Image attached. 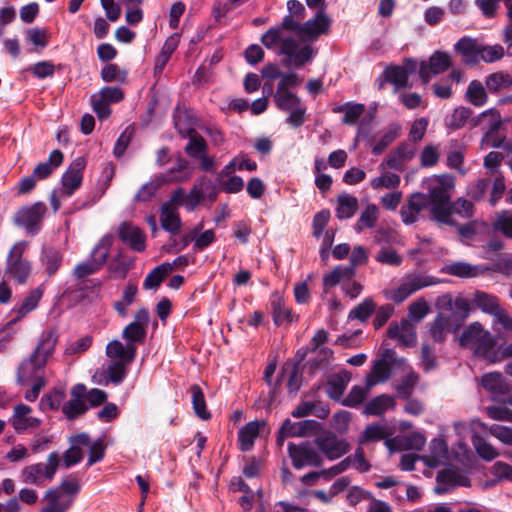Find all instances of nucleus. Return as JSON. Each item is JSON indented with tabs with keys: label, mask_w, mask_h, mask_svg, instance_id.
<instances>
[{
	"label": "nucleus",
	"mask_w": 512,
	"mask_h": 512,
	"mask_svg": "<svg viewBox=\"0 0 512 512\" xmlns=\"http://www.w3.org/2000/svg\"><path fill=\"white\" fill-rule=\"evenodd\" d=\"M427 208L430 209L427 195L421 192L412 193L407 200V204L400 209L403 223L406 225L414 224L419 220L420 213Z\"/></svg>",
	"instance_id": "obj_15"
},
{
	"label": "nucleus",
	"mask_w": 512,
	"mask_h": 512,
	"mask_svg": "<svg viewBox=\"0 0 512 512\" xmlns=\"http://www.w3.org/2000/svg\"><path fill=\"white\" fill-rule=\"evenodd\" d=\"M453 187L454 179L449 175L433 176L426 181L430 220L445 225H456V221L449 213L450 190Z\"/></svg>",
	"instance_id": "obj_3"
},
{
	"label": "nucleus",
	"mask_w": 512,
	"mask_h": 512,
	"mask_svg": "<svg viewBox=\"0 0 512 512\" xmlns=\"http://www.w3.org/2000/svg\"><path fill=\"white\" fill-rule=\"evenodd\" d=\"M86 164V159L84 157H77L63 173L61 178L63 196L71 197L75 191L80 188Z\"/></svg>",
	"instance_id": "obj_14"
},
{
	"label": "nucleus",
	"mask_w": 512,
	"mask_h": 512,
	"mask_svg": "<svg viewBox=\"0 0 512 512\" xmlns=\"http://www.w3.org/2000/svg\"><path fill=\"white\" fill-rule=\"evenodd\" d=\"M471 443L476 454L484 461H492L500 455L499 451L481 434L473 433Z\"/></svg>",
	"instance_id": "obj_37"
},
{
	"label": "nucleus",
	"mask_w": 512,
	"mask_h": 512,
	"mask_svg": "<svg viewBox=\"0 0 512 512\" xmlns=\"http://www.w3.org/2000/svg\"><path fill=\"white\" fill-rule=\"evenodd\" d=\"M330 27V19L325 14L324 8L317 10L313 19H309L302 24L304 36L309 39H317L319 35L326 33Z\"/></svg>",
	"instance_id": "obj_25"
},
{
	"label": "nucleus",
	"mask_w": 512,
	"mask_h": 512,
	"mask_svg": "<svg viewBox=\"0 0 512 512\" xmlns=\"http://www.w3.org/2000/svg\"><path fill=\"white\" fill-rule=\"evenodd\" d=\"M445 272L456 277L473 278L481 273V269L477 265L458 261L447 265L445 267Z\"/></svg>",
	"instance_id": "obj_45"
},
{
	"label": "nucleus",
	"mask_w": 512,
	"mask_h": 512,
	"mask_svg": "<svg viewBox=\"0 0 512 512\" xmlns=\"http://www.w3.org/2000/svg\"><path fill=\"white\" fill-rule=\"evenodd\" d=\"M150 322V314L147 308H140L134 315V320L129 323L122 331V338L132 346H136L138 343H143L146 334L147 327Z\"/></svg>",
	"instance_id": "obj_12"
},
{
	"label": "nucleus",
	"mask_w": 512,
	"mask_h": 512,
	"mask_svg": "<svg viewBox=\"0 0 512 512\" xmlns=\"http://www.w3.org/2000/svg\"><path fill=\"white\" fill-rule=\"evenodd\" d=\"M418 381V375L415 372H409L403 376L398 384L395 385L397 396L400 398H409Z\"/></svg>",
	"instance_id": "obj_55"
},
{
	"label": "nucleus",
	"mask_w": 512,
	"mask_h": 512,
	"mask_svg": "<svg viewBox=\"0 0 512 512\" xmlns=\"http://www.w3.org/2000/svg\"><path fill=\"white\" fill-rule=\"evenodd\" d=\"M416 153V148L407 143H402L397 148L392 150L380 165L381 169L384 166L394 169L396 171H403V163L413 159Z\"/></svg>",
	"instance_id": "obj_20"
},
{
	"label": "nucleus",
	"mask_w": 512,
	"mask_h": 512,
	"mask_svg": "<svg viewBox=\"0 0 512 512\" xmlns=\"http://www.w3.org/2000/svg\"><path fill=\"white\" fill-rule=\"evenodd\" d=\"M474 307L480 309L483 313L493 316L501 307L497 296L484 291L477 290L471 299Z\"/></svg>",
	"instance_id": "obj_32"
},
{
	"label": "nucleus",
	"mask_w": 512,
	"mask_h": 512,
	"mask_svg": "<svg viewBox=\"0 0 512 512\" xmlns=\"http://www.w3.org/2000/svg\"><path fill=\"white\" fill-rule=\"evenodd\" d=\"M134 264L133 259H126L121 255L113 258L107 267L110 278L125 279L129 271L134 267Z\"/></svg>",
	"instance_id": "obj_43"
},
{
	"label": "nucleus",
	"mask_w": 512,
	"mask_h": 512,
	"mask_svg": "<svg viewBox=\"0 0 512 512\" xmlns=\"http://www.w3.org/2000/svg\"><path fill=\"white\" fill-rule=\"evenodd\" d=\"M173 271V265L165 262L153 268L146 276L143 282L145 290L158 288L163 280Z\"/></svg>",
	"instance_id": "obj_36"
},
{
	"label": "nucleus",
	"mask_w": 512,
	"mask_h": 512,
	"mask_svg": "<svg viewBox=\"0 0 512 512\" xmlns=\"http://www.w3.org/2000/svg\"><path fill=\"white\" fill-rule=\"evenodd\" d=\"M485 84L490 92L496 93L502 88L512 86V77L502 72L492 73L486 77Z\"/></svg>",
	"instance_id": "obj_51"
},
{
	"label": "nucleus",
	"mask_w": 512,
	"mask_h": 512,
	"mask_svg": "<svg viewBox=\"0 0 512 512\" xmlns=\"http://www.w3.org/2000/svg\"><path fill=\"white\" fill-rule=\"evenodd\" d=\"M26 248L27 242L19 241L12 246L7 256L6 273L18 284L26 283L32 270L30 261L23 257Z\"/></svg>",
	"instance_id": "obj_9"
},
{
	"label": "nucleus",
	"mask_w": 512,
	"mask_h": 512,
	"mask_svg": "<svg viewBox=\"0 0 512 512\" xmlns=\"http://www.w3.org/2000/svg\"><path fill=\"white\" fill-rule=\"evenodd\" d=\"M387 335L391 339H397L405 347L414 346L417 340L415 327L406 319H402L400 324H391Z\"/></svg>",
	"instance_id": "obj_21"
},
{
	"label": "nucleus",
	"mask_w": 512,
	"mask_h": 512,
	"mask_svg": "<svg viewBox=\"0 0 512 512\" xmlns=\"http://www.w3.org/2000/svg\"><path fill=\"white\" fill-rule=\"evenodd\" d=\"M188 143L185 152L192 158L196 159L207 153L208 146L205 139L193 128L187 129Z\"/></svg>",
	"instance_id": "obj_40"
},
{
	"label": "nucleus",
	"mask_w": 512,
	"mask_h": 512,
	"mask_svg": "<svg viewBox=\"0 0 512 512\" xmlns=\"http://www.w3.org/2000/svg\"><path fill=\"white\" fill-rule=\"evenodd\" d=\"M192 395V404L195 414L202 420H207L211 417L210 413L206 408V402L204 394L199 385H192L190 388Z\"/></svg>",
	"instance_id": "obj_50"
},
{
	"label": "nucleus",
	"mask_w": 512,
	"mask_h": 512,
	"mask_svg": "<svg viewBox=\"0 0 512 512\" xmlns=\"http://www.w3.org/2000/svg\"><path fill=\"white\" fill-rule=\"evenodd\" d=\"M490 189L489 203L495 206L506 191L504 176L500 173L493 180L490 177L479 178L467 186V195L471 200L479 202L483 200Z\"/></svg>",
	"instance_id": "obj_7"
},
{
	"label": "nucleus",
	"mask_w": 512,
	"mask_h": 512,
	"mask_svg": "<svg viewBox=\"0 0 512 512\" xmlns=\"http://www.w3.org/2000/svg\"><path fill=\"white\" fill-rule=\"evenodd\" d=\"M466 100L476 107H481L486 104L488 95L483 84L478 80H472L465 94Z\"/></svg>",
	"instance_id": "obj_46"
},
{
	"label": "nucleus",
	"mask_w": 512,
	"mask_h": 512,
	"mask_svg": "<svg viewBox=\"0 0 512 512\" xmlns=\"http://www.w3.org/2000/svg\"><path fill=\"white\" fill-rule=\"evenodd\" d=\"M481 385L493 395H506L510 391L508 383L499 372L484 374L481 378Z\"/></svg>",
	"instance_id": "obj_31"
},
{
	"label": "nucleus",
	"mask_w": 512,
	"mask_h": 512,
	"mask_svg": "<svg viewBox=\"0 0 512 512\" xmlns=\"http://www.w3.org/2000/svg\"><path fill=\"white\" fill-rule=\"evenodd\" d=\"M288 456L292 466L296 470L307 467H320L323 465V457L316 448L315 443L304 441L299 444L290 442L287 447Z\"/></svg>",
	"instance_id": "obj_8"
},
{
	"label": "nucleus",
	"mask_w": 512,
	"mask_h": 512,
	"mask_svg": "<svg viewBox=\"0 0 512 512\" xmlns=\"http://www.w3.org/2000/svg\"><path fill=\"white\" fill-rule=\"evenodd\" d=\"M354 276L353 266H336L330 273L323 277L324 292L336 286L342 280H350Z\"/></svg>",
	"instance_id": "obj_41"
},
{
	"label": "nucleus",
	"mask_w": 512,
	"mask_h": 512,
	"mask_svg": "<svg viewBox=\"0 0 512 512\" xmlns=\"http://www.w3.org/2000/svg\"><path fill=\"white\" fill-rule=\"evenodd\" d=\"M89 406L81 399H70L62 406V413L68 420H74L84 415Z\"/></svg>",
	"instance_id": "obj_52"
},
{
	"label": "nucleus",
	"mask_w": 512,
	"mask_h": 512,
	"mask_svg": "<svg viewBox=\"0 0 512 512\" xmlns=\"http://www.w3.org/2000/svg\"><path fill=\"white\" fill-rule=\"evenodd\" d=\"M81 486L77 479H64L59 487L49 489L45 494L47 504L40 512H67L74 503Z\"/></svg>",
	"instance_id": "obj_4"
},
{
	"label": "nucleus",
	"mask_w": 512,
	"mask_h": 512,
	"mask_svg": "<svg viewBox=\"0 0 512 512\" xmlns=\"http://www.w3.org/2000/svg\"><path fill=\"white\" fill-rule=\"evenodd\" d=\"M315 445L320 454L329 460L342 457L350 449V445L346 440L338 438L337 435L331 432L316 437Z\"/></svg>",
	"instance_id": "obj_13"
},
{
	"label": "nucleus",
	"mask_w": 512,
	"mask_h": 512,
	"mask_svg": "<svg viewBox=\"0 0 512 512\" xmlns=\"http://www.w3.org/2000/svg\"><path fill=\"white\" fill-rule=\"evenodd\" d=\"M504 48L500 44L485 45L482 43L480 52V62L494 63L503 58Z\"/></svg>",
	"instance_id": "obj_62"
},
{
	"label": "nucleus",
	"mask_w": 512,
	"mask_h": 512,
	"mask_svg": "<svg viewBox=\"0 0 512 512\" xmlns=\"http://www.w3.org/2000/svg\"><path fill=\"white\" fill-rule=\"evenodd\" d=\"M137 353V347L132 344L124 345L121 341L114 339L110 341L106 346V355L110 359H114L115 362H123L130 364L134 361Z\"/></svg>",
	"instance_id": "obj_22"
},
{
	"label": "nucleus",
	"mask_w": 512,
	"mask_h": 512,
	"mask_svg": "<svg viewBox=\"0 0 512 512\" xmlns=\"http://www.w3.org/2000/svg\"><path fill=\"white\" fill-rule=\"evenodd\" d=\"M450 217L455 213L463 218H471L474 214V205L465 198H458L454 202H449Z\"/></svg>",
	"instance_id": "obj_61"
},
{
	"label": "nucleus",
	"mask_w": 512,
	"mask_h": 512,
	"mask_svg": "<svg viewBox=\"0 0 512 512\" xmlns=\"http://www.w3.org/2000/svg\"><path fill=\"white\" fill-rule=\"evenodd\" d=\"M43 293L44 291L41 287L31 290L22 302L12 309L11 315H14V317L8 321L6 327H12L14 324L21 321L26 315L34 311L38 307Z\"/></svg>",
	"instance_id": "obj_16"
},
{
	"label": "nucleus",
	"mask_w": 512,
	"mask_h": 512,
	"mask_svg": "<svg viewBox=\"0 0 512 512\" xmlns=\"http://www.w3.org/2000/svg\"><path fill=\"white\" fill-rule=\"evenodd\" d=\"M381 78H383L385 82L394 85L395 92L411 87L409 76L400 65H388L381 74Z\"/></svg>",
	"instance_id": "obj_28"
},
{
	"label": "nucleus",
	"mask_w": 512,
	"mask_h": 512,
	"mask_svg": "<svg viewBox=\"0 0 512 512\" xmlns=\"http://www.w3.org/2000/svg\"><path fill=\"white\" fill-rule=\"evenodd\" d=\"M63 257V253L56 247H42L39 261L48 277H52L58 272L62 266Z\"/></svg>",
	"instance_id": "obj_24"
},
{
	"label": "nucleus",
	"mask_w": 512,
	"mask_h": 512,
	"mask_svg": "<svg viewBox=\"0 0 512 512\" xmlns=\"http://www.w3.org/2000/svg\"><path fill=\"white\" fill-rule=\"evenodd\" d=\"M109 242L102 239L92 250L90 257L79 263L75 268L73 275L76 279H83L99 271L106 263L109 255Z\"/></svg>",
	"instance_id": "obj_11"
},
{
	"label": "nucleus",
	"mask_w": 512,
	"mask_h": 512,
	"mask_svg": "<svg viewBox=\"0 0 512 512\" xmlns=\"http://www.w3.org/2000/svg\"><path fill=\"white\" fill-rule=\"evenodd\" d=\"M58 337L57 329L44 330L33 352L29 357L23 359L18 367L17 380L20 384L25 385L29 381H33L31 389L25 393L27 401H35L45 386V379L39 373L45 368L48 360L52 357Z\"/></svg>",
	"instance_id": "obj_1"
},
{
	"label": "nucleus",
	"mask_w": 512,
	"mask_h": 512,
	"mask_svg": "<svg viewBox=\"0 0 512 512\" xmlns=\"http://www.w3.org/2000/svg\"><path fill=\"white\" fill-rule=\"evenodd\" d=\"M472 115V110L468 107L460 106L454 109L452 115L446 120V125L450 129L457 130L465 126L467 120Z\"/></svg>",
	"instance_id": "obj_54"
},
{
	"label": "nucleus",
	"mask_w": 512,
	"mask_h": 512,
	"mask_svg": "<svg viewBox=\"0 0 512 512\" xmlns=\"http://www.w3.org/2000/svg\"><path fill=\"white\" fill-rule=\"evenodd\" d=\"M192 176V170L189 162L184 158L177 159L175 165L165 173L158 175L164 184L169 182L181 183L189 180Z\"/></svg>",
	"instance_id": "obj_26"
},
{
	"label": "nucleus",
	"mask_w": 512,
	"mask_h": 512,
	"mask_svg": "<svg viewBox=\"0 0 512 512\" xmlns=\"http://www.w3.org/2000/svg\"><path fill=\"white\" fill-rule=\"evenodd\" d=\"M60 463L59 453L51 452L46 463L39 462L24 467L21 471V480L26 484L44 486L54 478Z\"/></svg>",
	"instance_id": "obj_5"
},
{
	"label": "nucleus",
	"mask_w": 512,
	"mask_h": 512,
	"mask_svg": "<svg viewBox=\"0 0 512 512\" xmlns=\"http://www.w3.org/2000/svg\"><path fill=\"white\" fill-rule=\"evenodd\" d=\"M400 176L395 173H384L379 177L373 178L370 185L373 189L387 188L396 189L400 185Z\"/></svg>",
	"instance_id": "obj_64"
},
{
	"label": "nucleus",
	"mask_w": 512,
	"mask_h": 512,
	"mask_svg": "<svg viewBox=\"0 0 512 512\" xmlns=\"http://www.w3.org/2000/svg\"><path fill=\"white\" fill-rule=\"evenodd\" d=\"M274 102L279 110L288 111L302 103V100L291 91H276L274 94Z\"/></svg>",
	"instance_id": "obj_53"
},
{
	"label": "nucleus",
	"mask_w": 512,
	"mask_h": 512,
	"mask_svg": "<svg viewBox=\"0 0 512 512\" xmlns=\"http://www.w3.org/2000/svg\"><path fill=\"white\" fill-rule=\"evenodd\" d=\"M64 159L63 153L59 149L53 150L46 162L39 163L33 170V175L37 180L48 178L53 170L59 167Z\"/></svg>",
	"instance_id": "obj_33"
},
{
	"label": "nucleus",
	"mask_w": 512,
	"mask_h": 512,
	"mask_svg": "<svg viewBox=\"0 0 512 512\" xmlns=\"http://www.w3.org/2000/svg\"><path fill=\"white\" fill-rule=\"evenodd\" d=\"M400 127L398 125H392L388 131H386L379 141L372 145V153L374 155H380L384 150L399 136Z\"/></svg>",
	"instance_id": "obj_58"
},
{
	"label": "nucleus",
	"mask_w": 512,
	"mask_h": 512,
	"mask_svg": "<svg viewBox=\"0 0 512 512\" xmlns=\"http://www.w3.org/2000/svg\"><path fill=\"white\" fill-rule=\"evenodd\" d=\"M351 380V374L346 371H340L328 376L326 383V392L330 398L339 400Z\"/></svg>",
	"instance_id": "obj_27"
},
{
	"label": "nucleus",
	"mask_w": 512,
	"mask_h": 512,
	"mask_svg": "<svg viewBox=\"0 0 512 512\" xmlns=\"http://www.w3.org/2000/svg\"><path fill=\"white\" fill-rule=\"evenodd\" d=\"M371 388L355 385L351 388L348 395L343 400V405L351 408H355L358 405L362 404L364 400L367 398Z\"/></svg>",
	"instance_id": "obj_57"
},
{
	"label": "nucleus",
	"mask_w": 512,
	"mask_h": 512,
	"mask_svg": "<svg viewBox=\"0 0 512 512\" xmlns=\"http://www.w3.org/2000/svg\"><path fill=\"white\" fill-rule=\"evenodd\" d=\"M482 42L475 38L464 36L454 45V50L461 55L466 65L472 66L480 62Z\"/></svg>",
	"instance_id": "obj_18"
},
{
	"label": "nucleus",
	"mask_w": 512,
	"mask_h": 512,
	"mask_svg": "<svg viewBox=\"0 0 512 512\" xmlns=\"http://www.w3.org/2000/svg\"><path fill=\"white\" fill-rule=\"evenodd\" d=\"M395 398L388 394H381L371 399L365 406L363 413L366 415H382L387 410L394 409Z\"/></svg>",
	"instance_id": "obj_34"
},
{
	"label": "nucleus",
	"mask_w": 512,
	"mask_h": 512,
	"mask_svg": "<svg viewBox=\"0 0 512 512\" xmlns=\"http://www.w3.org/2000/svg\"><path fill=\"white\" fill-rule=\"evenodd\" d=\"M160 223L163 230L177 234L181 228V219L176 209L169 208L162 204L160 208Z\"/></svg>",
	"instance_id": "obj_38"
},
{
	"label": "nucleus",
	"mask_w": 512,
	"mask_h": 512,
	"mask_svg": "<svg viewBox=\"0 0 512 512\" xmlns=\"http://www.w3.org/2000/svg\"><path fill=\"white\" fill-rule=\"evenodd\" d=\"M48 209L44 202L37 201L20 207L13 217V223L23 228L27 235L36 236L42 230V223Z\"/></svg>",
	"instance_id": "obj_6"
},
{
	"label": "nucleus",
	"mask_w": 512,
	"mask_h": 512,
	"mask_svg": "<svg viewBox=\"0 0 512 512\" xmlns=\"http://www.w3.org/2000/svg\"><path fill=\"white\" fill-rule=\"evenodd\" d=\"M375 260L381 264L394 267L400 266L403 262L402 256L391 247H382L375 256Z\"/></svg>",
	"instance_id": "obj_60"
},
{
	"label": "nucleus",
	"mask_w": 512,
	"mask_h": 512,
	"mask_svg": "<svg viewBox=\"0 0 512 512\" xmlns=\"http://www.w3.org/2000/svg\"><path fill=\"white\" fill-rule=\"evenodd\" d=\"M31 412V407L24 403L17 404L14 407L10 423L17 433H23L29 428H37L40 426L41 420L30 416Z\"/></svg>",
	"instance_id": "obj_19"
},
{
	"label": "nucleus",
	"mask_w": 512,
	"mask_h": 512,
	"mask_svg": "<svg viewBox=\"0 0 512 512\" xmlns=\"http://www.w3.org/2000/svg\"><path fill=\"white\" fill-rule=\"evenodd\" d=\"M375 309L376 303L372 298L367 297L349 312L348 318L351 320L357 319L361 322H365L375 312Z\"/></svg>",
	"instance_id": "obj_48"
},
{
	"label": "nucleus",
	"mask_w": 512,
	"mask_h": 512,
	"mask_svg": "<svg viewBox=\"0 0 512 512\" xmlns=\"http://www.w3.org/2000/svg\"><path fill=\"white\" fill-rule=\"evenodd\" d=\"M391 376V365L385 359H378L371 370V374L366 377L368 388H372L379 382H385Z\"/></svg>",
	"instance_id": "obj_42"
},
{
	"label": "nucleus",
	"mask_w": 512,
	"mask_h": 512,
	"mask_svg": "<svg viewBox=\"0 0 512 512\" xmlns=\"http://www.w3.org/2000/svg\"><path fill=\"white\" fill-rule=\"evenodd\" d=\"M336 216L338 219L351 218L358 209V200L349 194H341L337 199Z\"/></svg>",
	"instance_id": "obj_44"
},
{
	"label": "nucleus",
	"mask_w": 512,
	"mask_h": 512,
	"mask_svg": "<svg viewBox=\"0 0 512 512\" xmlns=\"http://www.w3.org/2000/svg\"><path fill=\"white\" fill-rule=\"evenodd\" d=\"M456 331L453 319L450 316L439 314L430 326V335L435 342L442 343L447 335Z\"/></svg>",
	"instance_id": "obj_29"
},
{
	"label": "nucleus",
	"mask_w": 512,
	"mask_h": 512,
	"mask_svg": "<svg viewBox=\"0 0 512 512\" xmlns=\"http://www.w3.org/2000/svg\"><path fill=\"white\" fill-rule=\"evenodd\" d=\"M428 62L432 67V73L434 75H438L445 72L452 65L449 54L442 51H435L430 56Z\"/></svg>",
	"instance_id": "obj_59"
},
{
	"label": "nucleus",
	"mask_w": 512,
	"mask_h": 512,
	"mask_svg": "<svg viewBox=\"0 0 512 512\" xmlns=\"http://www.w3.org/2000/svg\"><path fill=\"white\" fill-rule=\"evenodd\" d=\"M164 185L161 178L156 176L151 181L143 184L138 192L135 194L133 201L134 202H147L152 199L157 193V191Z\"/></svg>",
	"instance_id": "obj_49"
},
{
	"label": "nucleus",
	"mask_w": 512,
	"mask_h": 512,
	"mask_svg": "<svg viewBox=\"0 0 512 512\" xmlns=\"http://www.w3.org/2000/svg\"><path fill=\"white\" fill-rule=\"evenodd\" d=\"M259 435V422L250 421L238 431V446L243 452L253 448L255 439Z\"/></svg>",
	"instance_id": "obj_35"
},
{
	"label": "nucleus",
	"mask_w": 512,
	"mask_h": 512,
	"mask_svg": "<svg viewBox=\"0 0 512 512\" xmlns=\"http://www.w3.org/2000/svg\"><path fill=\"white\" fill-rule=\"evenodd\" d=\"M378 216V207L375 204L367 205V207L361 212L360 217L355 224V230L357 232H361L364 229L374 228L377 223Z\"/></svg>",
	"instance_id": "obj_47"
},
{
	"label": "nucleus",
	"mask_w": 512,
	"mask_h": 512,
	"mask_svg": "<svg viewBox=\"0 0 512 512\" xmlns=\"http://www.w3.org/2000/svg\"><path fill=\"white\" fill-rule=\"evenodd\" d=\"M437 283L438 280L433 276L420 273L409 274L405 277L398 288L391 293L390 299L395 303H402L418 290L433 286Z\"/></svg>",
	"instance_id": "obj_10"
},
{
	"label": "nucleus",
	"mask_w": 512,
	"mask_h": 512,
	"mask_svg": "<svg viewBox=\"0 0 512 512\" xmlns=\"http://www.w3.org/2000/svg\"><path fill=\"white\" fill-rule=\"evenodd\" d=\"M492 317V329L497 340L505 341L512 336V316L505 309L500 308Z\"/></svg>",
	"instance_id": "obj_30"
},
{
	"label": "nucleus",
	"mask_w": 512,
	"mask_h": 512,
	"mask_svg": "<svg viewBox=\"0 0 512 512\" xmlns=\"http://www.w3.org/2000/svg\"><path fill=\"white\" fill-rule=\"evenodd\" d=\"M126 365L123 362H115L110 363L105 372V378L107 381L113 383L114 385L121 384L127 375Z\"/></svg>",
	"instance_id": "obj_56"
},
{
	"label": "nucleus",
	"mask_w": 512,
	"mask_h": 512,
	"mask_svg": "<svg viewBox=\"0 0 512 512\" xmlns=\"http://www.w3.org/2000/svg\"><path fill=\"white\" fill-rule=\"evenodd\" d=\"M272 318L274 324L279 327L284 323H292L298 320V316L292 313V310L285 305L283 297L275 292L270 300Z\"/></svg>",
	"instance_id": "obj_23"
},
{
	"label": "nucleus",
	"mask_w": 512,
	"mask_h": 512,
	"mask_svg": "<svg viewBox=\"0 0 512 512\" xmlns=\"http://www.w3.org/2000/svg\"><path fill=\"white\" fill-rule=\"evenodd\" d=\"M100 75L105 82L125 83L128 73L126 70H121L116 64H107L101 69Z\"/></svg>",
	"instance_id": "obj_63"
},
{
	"label": "nucleus",
	"mask_w": 512,
	"mask_h": 512,
	"mask_svg": "<svg viewBox=\"0 0 512 512\" xmlns=\"http://www.w3.org/2000/svg\"><path fill=\"white\" fill-rule=\"evenodd\" d=\"M468 479L466 477H460L457 472L452 470H444L440 471L437 474V487L436 491L438 493H445L450 488L461 485L465 486Z\"/></svg>",
	"instance_id": "obj_39"
},
{
	"label": "nucleus",
	"mask_w": 512,
	"mask_h": 512,
	"mask_svg": "<svg viewBox=\"0 0 512 512\" xmlns=\"http://www.w3.org/2000/svg\"><path fill=\"white\" fill-rule=\"evenodd\" d=\"M460 345L473 351V354L488 363H497L503 359L512 358V342L499 344L497 338L481 323H471L460 337Z\"/></svg>",
	"instance_id": "obj_2"
},
{
	"label": "nucleus",
	"mask_w": 512,
	"mask_h": 512,
	"mask_svg": "<svg viewBox=\"0 0 512 512\" xmlns=\"http://www.w3.org/2000/svg\"><path fill=\"white\" fill-rule=\"evenodd\" d=\"M118 235L121 241L127 244L133 251H145L146 236L139 227L131 223L123 222L119 226Z\"/></svg>",
	"instance_id": "obj_17"
}]
</instances>
